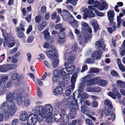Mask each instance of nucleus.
Returning <instances> with one entry per match:
<instances>
[{
    "label": "nucleus",
    "mask_w": 125,
    "mask_h": 125,
    "mask_svg": "<svg viewBox=\"0 0 125 125\" xmlns=\"http://www.w3.org/2000/svg\"><path fill=\"white\" fill-rule=\"evenodd\" d=\"M32 112L37 114L36 115L37 120L40 122L42 121L43 118H45L47 114L44 107L40 105L36 106L35 109L33 110Z\"/></svg>",
    "instance_id": "f257e3e1"
},
{
    "label": "nucleus",
    "mask_w": 125,
    "mask_h": 125,
    "mask_svg": "<svg viewBox=\"0 0 125 125\" xmlns=\"http://www.w3.org/2000/svg\"><path fill=\"white\" fill-rule=\"evenodd\" d=\"M75 92L73 94V96H69L67 99L66 98L63 100V102L65 104L66 107L68 108H70L73 106H76V108L78 109V105L77 102L75 98Z\"/></svg>",
    "instance_id": "f03ea898"
},
{
    "label": "nucleus",
    "mask_w": 125,
    "mask_h": 125,
    "mask_svg": "<svg viewBox=\"0 0 125 125\" xmlns=\"http://www.w3.org/2000/svg\"><path fill=\"white\" fill-rule=\"evenodd\" d=\"M81 24L82 26L81 28V31L83 34H86L88 32L90 33H92L91 29L87 23L84 22L82 21Z\"/></svg>",
    "instance_id": "7ed1b4c3"
},
{
    "label": "nucleus",
    "mask_w": 125,
    "mask_h": 125,
    "mask_svg": "<svg viewBox=\"0 0 125 125\" xmlns=\"http://www.w3.org/2000/svg\"><path fill=\"white\" fill-rule=\"evenodd\" d=\"M15 94H17L15 100L17 101V104L19 105H21L26 100L25 97L22 96V94L18 91L17 93H15Z\"/></svg>",
    "instance_id": "20e7f679"
},
{
    "label": "nucleus",
    "mask_w": 125,
    "mask_h": 125,
    "mask_svg": "<svg viewBox=\"0 0 125 125\" xmlns=\"http://www.w3.org/2000/svg\"><path fill=\"white\" fill-rule=\"evenodd\" d=\"M77 77V73H74L73 74L71 79V84L68 86V89L72 91L75 88V84L76 79Z\"/></svg>",
    "instance_id": "39448f33"
},
{
    "label": "nucleus",
    "mask_w": 125,
    "mask_h": 125,
    "mask_svg": "<svg viewBox=\"0 0 125 125\" xmlns=\"http://www.w3.org/2000/svg\"><path fill=\"white\" fill-rule=\"evenodd\" d=\"M37 121L36 113L32 114L29 116L27 124L28 125H34L36 123Z\"/></svg>",
    "instance_id": "423d86ee"
},
{
    "label": "nucleus",
    "mask_w": 125,
    "mask_h": 125,
    "mask_svg": "<svg viewBox=\"0 0 125 125\" xmlns=\"http://www.w3.org/2000/svg\"><path fill=\"white\" fill-rule=\"evenodd\" d=\"M8 44H9L8 45L9 47H13L15 44V42H14V38L11 36H10L8 38H5V41L4 42V46H6Z\"/></svg>",
    "instance_id": "0eeeda50"
},
{
    "label": "nucleus",
    "mask_w": 125,
    "mask_h": 125,
    "mask_svg": "<svg viewBox=\"0 0 125 125\" xmlns=\"http://www.w3.org/2000/svg\"><path fill=\"white\" fill-rule=\"evenodd\" d=\"M8 110L11 116H14L17 110V108L15 106V104L14 102H13L10 104Z\"/></svg>",
    "instance_id": "6e6552de"
},
{
    "label": "nucleus",
    "mask_w": 125,
    "mask_h": 125,
    "mask_svg": "<svg viewBox=\"0 0 125 125\" xmlns=\"http://www.w3.org/2000/svg\"><path fill=\"white\" fill-rule=\"evenodd\" d=\"M50 50L46 52V54L50 58H53L56 55V52L55 47L52 45L50 47Z\"/></svg>",
    "instance_id": "1a4fd4ad"
},
{
    "label": "nucleus",
    "mask_w": 125,
    "mask_h": 125,
    "mask_svg": "<svg viewBox=\"0 0 125 125\" xmlns=\"http://www.w3.org/2000/svg\"><path fill=\"white\" fill-rule=\"evenodd\" d=\"M102 54V52L100 49L94 51L92 53V57L94 60H98L100 58Z\"/></svg>",
    "instance_id": "9d476101"
},
{
    "label": "nucleus",
    "mask_w": 125,
    "mask_h": 125,
    "mask_svg": "<svg viewBox=\"0 0 125 125\" xmlns=\"http://www.w3.org/2000/svg\"><path fill=\"white\" fill-rule=\"evenodd\" d=\"M18 91H13L12 93L11 92H8L6 94V98L7 100H8V101H11L12 102H13V99H15L16 97V94L15 93H17Z\"/></svg>",
    "instance_id": "9b49d317"
},
{
    "label": "nucleus",
    "mask_w": 125,
    "mask_h": 125,
    "mask_svg": "<svg viewBox=\"0 0 125 125\" xmlns=\"http://www.w3.org/2000/svg\"><path fill=\"white\" fill-rule=\"evenodd\" d=\"M62 110V108L60 111H56L54 115L53 119L56 122H59L62 119V114L61 112V111Z\"/></svg>",
    "instance_id": "f8f14e48"
},
{
    "label": "nucleus",
    "mask_w": 125,
    "mask_h": 125,
    "mask_svg": "<svg viewBox=\"0 0 125 125\" xmlns=\"http://www.w3.org/2000/svg\"><path fill=\"white\" fill-rule=\"evenodd\" d=\"M88 97V94L87 93L85 92H83L81 94H79L77 96V99L76 100L77 102V100H78L80 101V103H81V104L83 103L82 101L83 99L87 98Z\"/></svg>",
    "instance_id": "ddd939ff"
},
{
    "label": "nucleus",
    "mask_w": 125,
    "mask_h": 125,
    "mask_svg": "<svg viewBox=\"0 0 125 125\" xmlns=\"http://www.w3.org/2000/svg\"><path fill=\"white\" fill-rule=\"evenodd\" d=\"M95 47L97 48H101L104 50L105 45L104 43V41L102 38L100 39L99 41L96 42L95 43Z\"/></svg>",
    "instance_id": "4468645a"
},
{
    "label": "nucleus",
    "mask_w": 125,
    "mask_h": 125,
    "mask_svg": "<svg viewBox=\"0 0 125 125\" xmlns=\"http://www.w3.org/2000/svg\"><path fill=\"white\" fill-rule=\"evenodd\" d=\"M61 112L62 114V119L63 122L65 123H67L69 121V117L66 114V112L65 109L62 108Z\"/></svg>",
    "instance_id": "2eb2a0df"
},
{
    "label": "nucleus",
    "mask_w": 125,
    "mask_h": 125,
    "mask_svg": "<svg viewBox=\"0 0 125 125\" xmlns=\"http://www.w3.org/2000/svg\"><path fill=\"white\" fill-rule=\"evenodd\" d=\"M60 15L62 16L63 19L64 20L66 21L68 19H69L71 15H72L65 10H63L62 13H60Z\"/></svg>",
    "instance_id": "dca6fc26"
},
{
    "label": "nucleus",
    "mask_w": 125,
    "mask_h": 125,
    "mask_svg": "<svg viewBox=\"0 0 125 125\" xmlns=\"http://www.w3.org/2000/svg\"><path fill=\"white\" fill-rule=\"evenodd\" d=\"M78 40L79 44L81 45L87 42V39L84 35H79L78 36Z\"/></svg>",
    "instance_id": "f3484780"
},
{
    "label": "nucleus",
    "mask_w": 125,
    "mask_h": 125,
    "mask_svg": "<svg viewBox=\"0 0 125 125\" xmlns=\"http://www.w3.org/2000/svg\"><path fill=\"white\" fill-rule=\"evenodd\" d=\"M45 109L46 111L48 114H52V113L54 108L51 104H47L45 105Z\"/></svg>",
    "instance_id": "a211bd4d"
},
{
    "label": "nucleus",
    "mask_w": 125,
    "mask_h": 125,
    "mask_svg": "<svg viewBox=\"0 0 125 125\" xmlns=\"http://www.w3.org/2000/svg\"><path fill=\"white\" fill-rule=\"evenodd\" d=\"M72 107H73V108H72L70 110V114L71 118L73 119L76 116L77 114L76 110H78L79 109V108L78 107V109H77L76 108V106H74Z\"/></svg>",
    "instance_id": "6ab92c4d"
},
{
    "label": "nucleus",
    "mask_w": 125,
    "mask_h": 125,
    "mask_svg": "<svg viewBox=\"0 0 125 125\" xmlns=\"http://www.w3.org/2000/svg\"><path fill=\"white\" fill-rule=\"evenodd\" d=\"M95 76L94 74L91 73L85 76L84 77L81 78V80L82 82H86L88 81L90 79L93 78Z\"/></svg>",
    "instance_id": "aec40b11"
},
{
    "label": "nucleus",
    "mask_w": 125,
    "mask_h": 125,
    "mask_svg": "<svg viewBox=\"0 0 125 125\" xmlns=\"http://www.w3.org/2000/svg\"><path fill=\"white\" fill-rule=\"evenodd\" d=\"M12 102L11 101H6L2 103L0 105V109L4 110L6 108L9 107V106Z\"/></svg>",
    "instance_id": "412c9836"
},
{
    "label": "nucleus",
    "mask_w": 125,
    "mask_h": 125,
    "mask_svg": "<svg viewBox=\"0 0 125 125\" xmlns=\"http://www.w3.org/2000/svg\"><path fill=\"white\" fill-rule=\"evenodd\" d=\"M63 91V89L62 87L60 86H57L53 91V94L55 95L61 94Z\"/></svg>",
    "instance_id": "4be33fe9"
},
{
    "label": "nucleus",
    "mask_w": 125,
    "mask_h": 125,
    "mask_svg": "<svg viewBox=\"0 0 125 125\" xmlns=\"http://www.w3.org/2000/svg\"><path fill=\"white\" fill-rule=\"evenodd\" d=\"M63 103L62 102L60 101L57 102L54 105V108L55 111H59L62 106Z\"/></svg>",
    "instance_id": "5701e85b"
},
{
    "label": "nucleus",
    "mask_w": 125,
    "mask_h": 125,
    "mask_svg": "<svg viewBox=\"0 0 125 125\" xmlns=\"http://www.w3.org/2000/svg\"><path fill=\"white\" fill-rule=\"evenodd\" d=\"M115 14L112 10H109L107 13L109 20L111 23L113 22Z\"/></svg>",
    "instance_id": "b1692460"
},
{
    "label": "nucleus",
    "mask_w": 125,
    "mask_h": 125,
    "mask_svg": "<svg viewBox=\"0 0 125 125\" xmlns=\"http://www.w3.org/2000/svg\"><path fill=\"white\" fill-rule=\"evenodd\" d=\"M28 118V115L25 111H22L21 114L20 116V120L22 121H25Z\"/></svg>",
    "instance_id": "393cba45"
},
{
    "label": "nucleus",
    "mask_w": 125,
    "mask_h": 125,
    "mask_svg": "<svg viewBox=\"0 0 125 125\" xmlns=\"http://www.w3.org/2000/svg\"><path fill=\"white\" fill-rule=\"evenodd\" d=\"M92 26L94 29V32H96L99 29V27L97 23V21L95 20H93L91 21Z\"/></svg>",
    "instance_id": "a878e982"
},
{
    "label": "nucleus",
    "mask_w": 125,
    "mask_h": 125,
    "mask_svg": "<svg viewBox=\"0 0 125 125\" xmlns=\"http://www.w3.org/2000/svg\"><path fill=\"white\" fill-rule=\"evenodd\" d=\"M67 70L68 73L71 74L73 72L75 69V66L74 65H73L66 68Z\"/></svg>",
    "instance_id": "bb28decb"
},
{
    "label": "nucleus",
    "mask_w": 125,
    "mask_h": 125,
    "mask_svg": "<svg viewBox=\"0 0 125 125\" xmlns=\"http://www.w3.org/2000/svg\"><path fill=\"white\" fill-rule=\"evenodd\" d=\"M104 104L107 105L110 109L113 108V105L112 102L108 99H106L105 100L104 102Z\"/></svg>",
    "instance_id": "cd10ccee"
},
{
    "label": "nucleus",
    "mask_w": 125,
    "mask_h": 125,
    "mask_svg": "<svg viewBox=\"0 0 125 125\" xmlns=\"http://www.w3.org/2000/svg\"><path fill=\"white\" fill-rule=\"evenodd\" d=\"M46 22L45 21H43L41 25L38 26L39 30L40 31H42L46 26Z\"/></svg>",
    "instance_id": "c85d7f7f"
},
{
    "label": "nucleus",
    "mask_w": 125,
    "mask_h": 125,
    "mask_svg": "<svg viewBox=\"0 0 125 125\" xmlns=\"http://www.w3.org/2000/svg\"><path fill=\"white\" fill-rule=\"evenodd\" d=\"M85 86V83L84 82H82L79 83L78 86L79 91L80 92L83 91L84 89Z\"/></svg>",
    "instance_id": "c756f323"
},
{
    "label": "nucleus",
    "mask_w": 125,
    "mask_h": 125,
    "mask_svg": "<svg viewBox=\"0 0 125 125\" xmlns=\"http://www.w3.org/2000/svg\"><path fill=\"white\" fill-rule=\"evenodd\" d=\"M108 5L105 2H103L102 4L99 6L98 7V9L100 10H104V9H107Z\"/></svg>",
    "instance_id": "7c9ffc66"
},
{
    "label": "nucleus",
    "mask_w": 125,
    "mask_h": 125,
    "mask_svg": "<svg viewBox=\"0 0 125 125\" xmlns=\"http://www.w3.org/2000/svg\"><path fill=\"white\" fill-rule=\"evenodd\" d=\"M93 9V7L92 6H89L87 8H86L83 10L85 14H88L90 12H91Z\"/></svg>",
    "instance_id": "2f4dec72"
},
{
    "label": "nucleus",
    "mask_w": 125,
    "mask_h": 125,
    "mask_svg": "<svg viewBox=\"0 0 125 125\" xmlns=\"http://www.w3.org/2000/svg\"><path fill=\"white\" fill-rule=\"evenodd\" d=\"M47 115L46 121L48 123H51L52 120V114H47Z\"/></svg>",
    "instance_id": "473e14b6"
},
{
    "label": "nucleus",
    "mask_w": 125,
    "mask_h": 125,
    "mask_svg": "<svg viewBox=\"0 0 125 125\" xmlns=\"http://www.w3.org/2000/svg\"><path fill=\"white\" fill-rule=\"evenodd\" d=\"M9 70L7 65H4L3 66L1 65L0 71L1 72H5Z\"/></svg>",
    "instance_id": "72a5a7b5"
},
{
    "label": "nucleus",
    "mask_w": 125,
    "mask_h": 125,
    "mask_svg": "<svg viewBox=\"0 0 125 125\" xmlns=\"http://www.w3.org/2000/svg\"><path fill=\"white\" fill-rule=\"evenodd\" d=\"M59 64V59L56 58L52 62V65L54 67H56Z\"/></svg>",
    "instance_id": "f704fd0d"
},
{
    "label": "nucleus",
    "mask_w": 125,
    "mask_h": 125,
    "mask_svg": "<svg viewBox=\"0 0 125 125\" xmlns=\"http://www.w3.org/2000/svg\"><path fill=\"white\" fill-rule=\"evenodd\" d=\"M107 84V82L106 81L102 80H101L99 83H98V85H102L103 86H105Z\"/></svg>",
    "instance_id": "c9c22d12"
},
{
    "label": "nucleus",
    "mask_w": 125,
    "mask_h": 125,
    "mask_svg": "<svg viewBox=\"0 0 125 125\" xmlns=\"http://www.w3.org/2000/svg\"><path fill=\"white\" fill-rule=\"evenodd\" d=\"M60 79L59 75H54L52 78V80L53 82L57 83Z\"/></svg>",
    "instance_id": "e433bc0d"
},
{
    "label": "nucleus",
    "mask_w": 125,
    "mask_h": 125,
    "mask_svg": "<svg viewBox=\"0 0 125 125\" xmlns=\"http://www.w3.org/2000/svg\"><path fill=\"white\" fill-rule=\"evenodd\" d=\"M90 72L91 73H98L99 72V69L94 68H91L90 70Z\"/></svg>",
    "instance_id": "4c0bfd02"
},
{
    "label": "nucleus",
    "mask_w": 125,
    "mask_h": 125,
    "mask_svg": "<svg viewBox=\"0 0 125 125\" xmlns=\"http://www.w3.org/2000/svg\"><path fill=\"white\" fill-rule=\"evenodd\" d=\"M94 60V59L93 60L90 58H87L85 60V62L88 63L94 64L95 63Z\"/></svg>",
    "instance_id": "58836bf2"
},
{
    "label": "nucleus",
    "mask_w": 125,
    "mask_h": 125,
    "mask_svg": "<svg viewBox=\"0 0 125 125\" xmlns=\"http://www.w3.org/2000/svg\"><path fill=\"white\" fill-rule=\"evenodd\" d=\"M78 0H67L66 2L67 4H68L70 3L73 6H75L77 3L76 1Z\"/></svg>",
    "instance_id": "ea45409f"
},
{
    "label": "nucleus",
    "mask_w": 125,
    "mask_h": 125,
    "mask_svg": "<svg viewBox=\"0 0 125 125\" xmlns=\"http://www.w3.org/2000/svg\"><path fill=\"white\" fill-rule=\"evenodd\" d=\"M85 122L87 125H94L93 122L91 120L89 119H86Z\"/></svg>",
    "instance_id": "a19ab883"
},
{
    "label": "nucleus",
    "mask_w": 125,
    "mask_h": 125,
    "mask_svg": "<svg viewBox=\"0 0 125 125\" xmlns=\"http://www.w3.org/2000/svg\"><path fill=\"white\" fill-rule=\"evenodd\" d=\"M45 40L49 42H52L54 41V39L53 37L49 35L45 38Z\"/></svg>",
    "instance_id": "79ce46f5"
},
{
    "label": "nucleus",
    "mask_w": 125,
    "mask_h": 125,
    "mask_svg": "<svg viewBox=\"0 0 125 125\" xmlns=\"http://www.w3.org/2000/svg\"><path fill=\"white\" fill-rule=\"evenodd\" d=\"M9 70L15 69L17 67V65L16 64H10L7 65Z\"/></svg>",
    "instance_id": "37998d69"
},
{
    "label": "nucleus",
    "mask_w": 125,
    "mask_h": 125,
    "mask_svg": "<svg viewBox=\"0 0 125 125\" xmlns=\"http://www.w3.org/2000/svg\"><path fill=\"white\" fill-rule=\"evenodd\" d=\"M94 81V82L95 84L96 83L98 85V83H99L101 81V78L99 77H97L93 79Z\"/></svg>",
    "instance_id": "c03bdc74"
},
{
    "label": "nucleus",
    "mask_w": 125,
    "mask_h": 125,
    "mask_svg": "<svg viewBox=\"0 0 125 125\" xmlns=\"http://www.w3.org/2000/svg\"><path fill=\"white\" fill-rule=\"evenodd\" d=\"M117 25L116 27L117 28H119L120 27L121 22V17L119 16H118L117 17Z\"/></svg>",
    "instance_id": "a18cd8bd"
},
{
    "label": "nucleus",
    "mask_w": 125,
    "mask_h": 125,
    "mask_svg": "<svg viewBox=\"0 0 125 125\" xmlns=\"http://www.w3.org/2000/svg\"><path fill=\"white\" fill-rule=\"evenodd\" d=\"M3 114L5 117L7 118L9 117L10 115L8 109V111L6 110L4 111L3 112Z\"/></svg>",
    "instance_id": "49530a36"
},
{
    "label": "nucleus",
    "mask_w": 125,
    "mask_h": 125,
    "mask_svg": "<svg viewBox=\"0 0 125 125\" xmlns=\"http://www.w3.org/2000/svg\"><path fill=\"white\" fill-rule=\"evenodd\" d=\"M71 24L73 28H75L78 26V23L77 21L75 20H74L72 22Z\"/></svg>",
    "instance_id": "de8ad7c7"
},
{
    "label": "nucleus",
    "mask_w": 125,
    "mask_h": 125,
    "mask_svg": "<svg viewBox=\"0 0 125 125\" xmlns=\"http://www.w3.org/2000/svg\"><path fill=\"white\" fill-rule=\"evenodd\" d=\"M66 34L64 32H60L58 34V38H65L66 37Z\"/></svg>",
    "instance_id": "09e8293b"
},
{
    "label": "nucleus",
    "mask_w": 125,
    "mask_h": 125,
    "mask_svg": "<svg viewBox=\"0 0 125 125\" xmlns=\"http://www.w3.org/2000/svg\"><path fill=\"white\" fill-rule=\"evenodd\" d=\"M18 74L17 73H13L11 75V79L13 80H15L16 79H17L18 77Z\"/></svg>",
    "instance_id": "8fccbe9b"
},
{
    "label": "nucleus",
    "mask_w": 125,
    "mask_h": 125,
    "mask_svg": "<svg viewBox=\"0 0 125 125\" xmlns=\"http://www.w3.org/2000/svg\"><path fill=\"white\" fill-rule=\"evenodd\" d=\"M81 112L84 114H86L87 113H88L89 112V110H86L85 109V107L84 106H82L81 107Z\"/></svg>",
    "instance_id": "3c124183"
},
{
    "label": "nucleus",
    "mask_w": 125,
    "mask_h": 125,
    "mask_svg": "<svg viewBox=\"0 0 125 125\" xmlns=\"http://www.w3.org/2000/svg\"><path fill=\"white\" fill-rule=\"evenodd\" d=\"M77 43H75L73 45L72 47V50L74 52H76L77 51L78 48L77 46Z\"/></svg>",
    "instance_id": "603ef678"
},
{
    "label": "nucleus",
    "mask_w": 125,
    "mask_h": 125,
    "mask_svg": "<svg viewBox=\"0 0 125 125\" xmlns=\"http://www.w3.org/2000/svg\"><path fill=\"white\" fill-rule=\"evenodd\" d=\"M23 102L24 103L25 106H29L30 104V100L28 99H26V100L23 101Z\"/></svg>",
    "instance_id": "864d4df0"
},
{
    "label": "nucleus",
    "mask_w": 125,
    "mask_h": 125,
    "mask_svg": "<svg viewBox=\"0 0 125 125\" xmlns=\"http://www.w3.org/2000/svg\"><path fill=\"white\" fill-rule=\"evenodd\" d=\"M67 72V70L66 68H64L62 69L60 71V74L62 75H64Z\"/></svg>",
    "instance_id": "5fc2aeb1"
},
{
    "label": "nucleus",
    "mask_w": 125,
    "mask_h": 125,
    "mask_svg": "<svg viewBox=\"0 0 125 125\" xmlns=\"http://www.w3.org/2000/svg\"><path fill=\"white\" fill-rule=\"evenodd\" d=\"M70 78V76L68 74H65L62 77L63 80L65 81L69 80Z\"/></svg>",
    "instance_id": "6e6d98bb"
},
{
    "label": "nucleus",
    "mask_w": 125,
    "mask_h": 125,
    "mask_svg": "<svg viewBox=\"0 0 125 125\" xmlns=\"http://www.w3.org/2000/svg\"><path fill=\"white\" fill-rule=\"evenodd\" d=\"M103 112H104L106 115H108L110 113V111L108 108L107 107L105 108L103 110Z\"/></svg>",
    "instance_id": "4d7b16f0"
},
{
    "label": "nucleus",
    "mask_w": 125,
    "mask_h": 125,
    "mask_svg": "<svg viewBox=\"0 0 125 125\" xmlns=\"http://www.w3.org/2000/svg\"><path fill=\"white\" fill-rule=\"evenodd\" d=\"M74 57L73 56H70L68 59V62L70 64L73 63L74 60Z\"/></svg>",
    "instance_id": "13d9d810"
},
{
    "label": "nucleus",
    "mask_w": 125,
    "mask_h": 125,
    "mask_svg": "<svg viewBox=\"0 0 125 125\" xmlns=\"http://www.w3.org/2000/svg\"><path fill=\"white\" fill-rule=\"evenodd\" d=\"M41 20V16L40 15H39L36 16L35 19V21L38 23H39Z\"/></svg>",
    "instance_id": "bf43d9fd"
},
{
    "label": "nucleus",
    "mask_w": 125,
    "mask_h": 125,
    "mask_svg": "<svg viewBox=\"0 0 125 125\" xmlns=\"http://www.w3.org/2000/svg\"><path fill=\"white\" fill-rule=\"evenodd\" d=\"M111 75L113 76L117 77L118 76V73L115 70H112L111 72Z\"/></svg>",
    "instance_id": "052dcab7"
},
{
    "label": "nucleus",
    "mask_w": 125,
    "mask_h": 125,
    "mask_svg": "<svg viewBox=\"0 0 125 125\" xmlns=\"http://www.w3.org/2000/svg\"><path fill=\"white\" fill-rule=\"evenodd\" d=\"M95 84L94 82V81L93 79H92L89 81L87 84V86H89Z\"/></svg>",
    "instance_id": "680f3d73"
},
{
    "label": "nucleus",
    "mask_w": 125,
    "mask_h": 125,
    "mask_svg": "<svg viewBox=\"0 0 125 125\" xmlns=\"http://www.w3.org/2000/svg\"><path fill=\"white\" fill-rule=\"evenodd\" d=\"M43 34L45 38L50 35V33L47 30H46L43 32Z\"/></svg>",
    "instance_id": "e2e57ef3"
},
{
    "label": "nucleus",
    "mask_w": 125,
    "mask_h": 125,
    "mask_svg": "<svg viewBox=\"0 0 125 125\" xmlns=\"http://www.w3.org/2000/svg\"><path fill=\"white\" fill-rule=\"evenodd\" d=\"M34 38V37L32 36H29L27 40V42L29 43L31 42L33 40Z\"/></svg>",
    "instance_id": "0e129e2a"
},
{
    "label": "nucleus",
    "mask_w": 125,
    "mask_h": 125,
    "mask_svg": "<svg viewBox=\"0 0 125 125\" xmlns=\"http://www.w3.org/2000/svg\"><path fill=\"white\" fill-rule=\"evenodd\" d=\"M108 95L114 99H115V95L111 92H109L108 93Z\"/></svg>",
    "instance_id": "69168bd1"
},
{
    "label": "nucleus",
    "mask_w": 125,
    "mask_h": 125,
    "mask_svg": "<svg viewBox=\"0 0 125 125\" xmlns=\"http://www.w3.org/2000/svg\"><path fill=\"white\" fill-rule=\"evenodd\" d=\"M24 78V76L23 74H21L18 75L17 80L18 81H20L23 79Z\"/></svg>",
    "instance_id": "338daca9"
},
{
    "label": "nucleus",
    "mask_w": 125,
    "mask_h": 125,
    "mask_svg": "<svg viewBox=\"0 0 125 125\" xmlns=\"http://www.w3.org/2000/svg\"><path fill=\"white\" fill-rule=\"evenodd\" d=\"M18 122V119L15 118L13 119L11 122V124L12 125H16Z\"/></svg>",
    "instance_id": "774afa93"
}]
</instances>
